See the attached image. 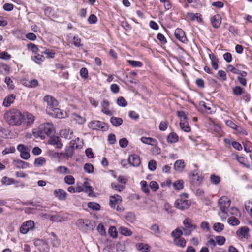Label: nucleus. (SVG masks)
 Here are the masks:
<instances>
[{
    "label": "nucleus",
    "instance_id": "1",
    "mask_svg": "<svg viewBox=\"0 0 252 252\" xmlns=\"http://www.w3.org/2000/svg\"><path fill=\"white\" fill-rule=\"evenodd\" d=\"M46 103V111L50 115L61 118L63 117V113L58 108V102L53 97L46 95L43 98Z\"/></svg>",
    "mask_w": 252,
    "mask_h": 252
},
{
    "label": "nucleus",
    "instance_id": "2",
    "mask_svg": "<svg viewBox=\"0 0 252 252\" xmlns=\"http://www.w3.org/2000/svg\"><path fill=\"white\" fill-rule=\"evenodd\" d=\"M24 116L17 109H11L4 115V118L10 125L20 126L22 123Z\"/></svg>",
    "mask_w": 252,
    "mask_h": 252
},
{
    "label": "nucleus",
    "instance_id": "3",
    "mask_svg": "<svg viewBox=\"0 0 252 252\" xmlns=\"http://www.w3.org/2000/svg\"><path fill=\"white\" fill-rule=\"evenodd\" d=\"M231 202L230 199L226 196H222L218 200V205L220 210L218 215L223 221L228 216V209Z\"/></svg>",
    "mask_w": 252,
    "mask_h": 252
},
{
    "label": "nucleus",
    "instance_id": "4",
    "mask_svg": "<svg viewBox=\"0 0 252 252\" xmlns=\"http://www.w3.org/2000/svg\"><path fill=\"white\" fill-rule=\"evenodd\" d=\"M55 132V127L51 123H45L39 126L38 136L42 139L45 138V135L50 136Z\"/></svg>",
    "mask_w": 252,
    "mask_h": 252
},
{
    "label": "nucleus",
    "instance_id": "5",
    "mask_svg": "<svg viewBox=\"0 0 252 252\" xmlns=\"http://www.w3.org/2000/svg\"><path fill=\"white\" fill-rule=\"evenodd\" d=\"M122 201V197L119 195H114L110 196L109 205L111 208L116 209L119 212H122L124 210V208L121 206Z\"/></svg>",
    "mask_w": 252,
    "mask_h": 252
},
{
    "label": "nucleus",
    "instance_id": "6",
    "mask_svg": "<svg viewBox=\"0 0 252 252\" xmlns=\"http://www.w3.org/2000/svg\"><path fill=\"white\" fill-rule=\"evenodd\" d=\"M188 197V194L187 193L181 194L175 203V207L182 210L188 209L190 205V202L187 199Z\"/></svg>",
    "mask_w": 252,
    "mask_h": 252
},
{
    "label": "nucleus",
    "instance_id": "7",
    "mask_svg": "<svg viewBox=\"0 0 252 252\" xmlns=\"http://www.w3.org/2000/svg\"><path fill=\"white\" fill-rule=\"evenodd\" d=\"M184 227L182 230L184 232V235L189 236L191 235L192 232L197 228L196 224L192 223V220L189 218H186L183 221Z\"/></svg>",
    "mask_w": 252,
    "mask_h": 252
},
{
    "label": "nucleus",
    "instance_id": "8",
    "mask_svg": "<svg viewBox=\"0 0 252 252\" xmlns=\"http://www.w3.org/2000/svg\"><path fill=\"white\" fill-rule=\"evenodd\" d=\"M89 128L93 130H101L106 131L108 129V126L105 123L99 121H92L88 124Z\"/></svg>",
    "mask_w": 252,
    "mask_h": 252
},
{
    "label": "nucleus",
    "instance_id": "9",
    "mask_svg": "<svg viewBox=\"0 0 252 252\" xmlns=\"http://www.w3.org/2000/svg\"><path fill=\"white\" fill-rule=\"evenodd\" d=\"M35 227V223L33 220H28L23 222L20 227L19 231L23 234H27L29 231L32 230Z\"/></svg>",
    "mask_w": 252,
    "mask_h": 252
},
{
    "label": "nucleus",
    "instance_id": "10",
    "mask_svg": "<svg viewBox=\"0 0 252 252\" xmlns=\"http://www.w3.org/2000/svg\"><path fill=\"white\" fill-rule=\"evenodd\" d=\"M17 150L20 152V157L24 159H28L30 157V150L23 144H20L17 146Z\"/></svg>",
    "mask_w": 252,
    "mask_h": 252
},
{
    "label": "nucleus",
    "instance_id": "11",
    "mask_svg": "<svg viewBox=\"0 0 252 252\" xmlns=\"http://www.w3.org/2000/svg\"><path fill=\"white\" fill-rule=\"evenodd\" d=\"M189 177L193 184L197 185H200L203 180L202 177L199 175L197 170L192 171L189 175Z\"/></svg>",
    "mask_w": 252,
    "mask_h": 252
},
{
    "label": "nucleus",
    "instance_id": "12",
    "mask_svg": "<svg viewBox=\"0 0 252 252\" xmlns=\"http://www.w3.org/2000/svg\"><path fill=\"white\" fill-rule=\"evenodd\" d=\"M34 244L38 250L41 252H47L48 251V245L43 240L36 239L34 241Z\"/></svg>",
    "mask_w": 252,
    "mask_h": 252
},
{
    "label": "nucleus",
    "instance_id": "13",
    "mask_svg": "<svg viewBox=\"0 0 252 252\" xmlns=\"http://www.w3.org/2000/svg\"><path fill=\"white\" fill-rule=\"evenodd\" d=\"M175 37L183 43L187 42V39L185 35L184 31L180 28H177L175 30L174 32Z\"/></svg>",
    "mask_w": 252,
    "mask_h": 252
},
{
    "label": "nucleus",
    "instance_id": "14",
    "mask_svg": "<svg viewBox=\"0 0 252 252\" xmlns=\"http://www.w3.org/2000/svg\"><path fill=\"white\" fill-rule=\"evenodd\" d=\"M128 162L131 166L138 167L140 164L141 160L139 156L132 154L129 156Z\"/></svg>",
    "mask_w": 252,
    "mask_h": 252
},
{
    "label": "nucleus",
    "instance_id": "15",
    "mask_svg": "<svg viewBox=\"0 0 252 252\" xmlns=\"http://www.w3.org/2000/svg\"><path fill=\"white\" fill-rule=\"evenodd\" d=\"M249 228L247 226H242L238 229L236 232L237 236L240 238L248 239L249 234Z\"/></svg>",
    "mask_w": 252,
    "mask_h": 252
},
{
    "label": "nucleus",
    "instance_id": "16",
    "mask_svg": "<svg viewBox=\"0 0 252 252\" xmlns=\"http://www.w3.org/2000/svg\"><path fill=\"white\" fill-rule=\"evenodd\" d=\"M221 17L220 14H216L213 16L211 19L212 26L215 29H218L221 24Z\"/></svg>",
    "mask_w": 252,
    "mask_h": 252
},
{
    "label": "nucleus",
    "instance_id": "17",
    "mask_svg": "<svg viewBox=\"0 0 252 252\" xmlns=\"http://www.w3.org/2000/svg\"><path fill=\"white\" fill-rule=\"evenodd\" d=\"M186 167V163L183 160L179 159L175 161L174 169L177 172H182Z\"/></svg>",
    "mask_w": 252,
    "mask_h": 252
},
{
    "label": "nucleus",
    "instance_id": "18",
    "mask_svg": "<svg viewBox=\"0 0 252 252\" xmlns=\"http://www.w3.org/2000/svg\"><path fill=\"white\" fill-rule=\"evenodd\" d=\"M48 143L49 144L55 146L56 148L59 149H61L63 146L61 139L58 136L51 137L48 141Z\"/></svg>",
    "mask_w": 252,
    "mask_h": 252
},
{
    "label": "nucleus",
    "instance_id": "19",
    "mask_svg": "<svg viewBox=\"0 0 252 252\" xmlns=\"http://www.w3.org/2000/svg\"><path fill=\"white\" fill-rule=\"evenodd\" d=\"M54 195L60 200H65L66 198L67 193L63 189H58L54 190Z\"/></svg>",
    "mask_w": 252,
    "mask_h": 252
},
{
    "label": "nucleus",
    "instance_id": "20",
    "mask_svg": "<svg viewBox=\"0 0 252 252\" xmlns=\"http://www.w3.org/2000/svg\"><path fill=\"white\" fill-rule=\"evenodd\" d=\"M235 159L244 167L248 169H250V165L248 163V160L245 157L236 155Z\"/></svg>",
    "mask_w": 252,
    "mask_h": 252
},
{
    "label": "nucleus",
    "instance_id": "21",
    "mask_svg": "<svg viewBox=\"0 0 252 252\" xmlns=\"http://www.w3.org/2000/svg\"><path fill=\"white\" fill-rule=\"evenodd\" d=\"M73 131L70 129H62L60 132V136L66 139H71L73 137Z\"/></svg>",
    "mask_w": 252,
    "mask_h": 252
},
{
    "label": "nucleus",
    "instance_id": "22",
    "mask_svg": "<svg viewBox=\"0 0 252 252\" xmlns=\"http://www.w3.org/2000/svg\"><path fill=\"white\" fill-rule=\"evenodd\" d=\"M16 96L14 94H11L7 96L4 99L3 105L5 107H9L12 104L15 99Z\"/></svg>",
    "mask_w": 252,
    "mask_h": 252
},
{
    "label": "nucleus",
    "instance_id": "23",
    "mask_svg": "<svg viewBox=\"0 0 252 252\" xmlns=\"http://www.w3.org/2000/svg\"><path fill=\"white\" fill-rule=\"evenodd\" d=\"M50 217V221H51L61 222L63 220V217L59 213L56 211H52Z\"/></svg>",
    "mask_w": 252,
    "mask_h": 252
},
{
    "label": "nucleus",
    "instance_id": "24",
    "mask_svg": "<svg viewBox=\"0 0 252 252\" xmlns=\"http://www.w3.org/2000/svg\"><path fill=\"white\" fill-rule=\"evenodd\" d=\"M14 165L17 168L19 169H25L29 167V164L28 162L20 159L14 160Z\"/></svg>",
    "mask_w": 252,
    "mask_h": 252
},
{
    "label": "nucleus",
    "instance_id": "25",
    "mask_svg": "<svg viewBox=\"0 0 252 252\" xmlns=\"http://www.w3.org/2000/svg\"><path fill=\"white\" fill-rule=\"evenodd\" d=\"M187 18L191 21H197L198 22H201L202 19L201 15L199 13L194 14L191 12H188L187 13Z\"/></svg>",
    "mask_w": 252,
    "mask_h": 252
},
{
    "label": "nucleus",
    "instance_id": "26",
    "mask_svg": "<svg viewBox=\"0 0 252 252\" xmlns=\"http://www.w3.org/2000/svg\"><path fill=\"white\" fill-rule=\"evenodd\" d=\"M180 126L182 130L186 132H189L191 130L188 122L185 120H181L180 122Z\"/></svg>",
    "mask_w": 252,
    "mask_h": 252
},
{
    "label": "nucleus",
    "instance_id": "27",
    "mask_svg": "<svg viewBox=\"0 0 252 252\" xmlns=\"http://www.w3.org/2000/svg\"><path fill=\"white\" fill-rule=\"evenodd\" d=\"M136 248L138 251H142V252H149L151 250L149 245L143 243H137L136 244Z\"/></svg>",
    "mask_w": 252,
    "mask_h": 252
},
{
    "label": "nucleus",
    "instance_id": "28",
    "mask_svg": "<svg viewBox=\"0 0 252 252\" xmlns=\"http://www.w3.org/2000/svg\"><path fill=\"white\" fill-rule=\"evenodd\" d=\"M10 72V67L3 63H0V74L7 75Z\"/></svg>",
    "mask_w": 252,
    "mask_h": 252
},
{
    "label": "nucleus",
    "instance_id": "29",
    "mask_svg": "<svg viewBox=\"0 0 252 252\" xmlns=\"http://www.w3.org/2000/svg\"><path fill=\"white\" fill-rule=\"evenodd\" d=\"M209 56L210 59L211 61V65H212V67L215 70L218 69V67H219V65H218L219 60H218V59L217 58V57L215 55H214L213 54H210L209 55Z\"/></svg>",
    "mask_w": 252,
    "mask_h": 252
},
{
    "label": "nucleus",
    "instance_id": "30",
    "mask_svg": "<svg viewBox=\"0 0 252 252\" xmlns=\"http://www.w3.org/2000/svg\"><path fill=\"white\" fill-rule=\"evenodd\" d=\"M179 137L178 135L174 133H170L167 137V141L169 143H175L178 141Z\"/></svg>",
    "mask_w": 252,
    "mask_h": 252
},
{
    "label": "nucleus",
    "instance_id": "31",
    "mask_svg": "<svg viewBox=\"0 0 252 252\" xmlns=\"http://www.w3.org/2000/svg\"><path fill=\"white\" fill-rule=\"evenodd\" d=\"M72 118L79 124H83L86 122L85 118L82 117L76 113H73L72 115Z\"/></svg>",
    "mask_w": 252,
    "mask_h": 252
},
{
    "label": "nucleus",
    "instance_id": "32",
    "mask_svg": "<svg viewBox=\"0 0 252 252\" xmlns=\"http://www.w3.org/2000/svg\"><path fill=\"white\" fill-rule=\"evenodd\" d=\"M101 105L102 107V111L104 114L109 116L112 114L111 111L108 109L109 103L108 101L103 100L101 103Z\"/></svg>",
    "mask_w": 252,
    "mask_h": 252
},
{
    "label": "nucleus",
    "instance_id": "33",
    "mask_svg": "<svg viewBox=\"0 0 252 252\" xmlns=\"http://www.w3.org/2000/svg\"><path fill=\"white\" fill-rule=\"evenodd\" d=\"M50 239L51 240L53 246L58 247L60 245V240L58 239L54 232H51L50 234Z\"/></svg>",
    "mask_w": 252,
    "mask_h": 252
},
{
    "label": "nucleus",
    "instance_id": "34",
    "mask_svg": "<svg viewBox=\"0 0 252 252\" xmlns=\"http://www.w3.org/2000/svg\"><path fill=\"white\" fill-rule=\"evenodd\" d=\"M23 84L29 88H35L38 85V82L36 79H33L30 81H26Z\"/></svg>",
    "mask_w": 252,
    "mask_h": 252
},
{
    "label": "nucleus",
    "instance_id": "35",
    "mask_svg": "<svg viewBox=\"0 0 252 252\" xmlns=\"http://www.w3.org/2000/svg\"><path fill=\"white\" fill-rule=\"evenodd\" d=\"M111 124L115 126H120L123 122L122 118L116 117H112L110 119Z\"/></svg>",
    "mask_w": 252,
    "mask_h": 252
},
{
    "label": "nucleus",
    "instance_id": "36",
    "mask_svg": "<svg viewBox=\"0 0 252 252\" xmlns=\"http://www.w3.org/2000/svg\"><path fill=\"white\" fill-rule=\"evenodd\" d=\"M45 163L46 159L45 158L42 157L37 158L34 161V164L36 167L43 166Z\"/></svg>",
    "mask_w": 252,
    "mask_h": 252
},
{
    "label": "nucleus",
    "instance_id": "37",
    "mask_svg": "<svg viewBox=\"0 0 252 252\" xmlns=\"http://www.w3.org/2000/svg\"><path fill=\"white\" fill-rule=\"evenodd\" d=\"M1 183L2 184H6V185H10L12 184H16V183H18V181L15 180L13 178H9L7 176H4L2 178Z\"/></svg>",
    "mask_w": 252,
    "mask_h": 252
},
{
    "label": "nucleus",
    "instance_id": "38",
    "mask_svg": "<svg viewBox=\"0 0 252 252\" xmlns=\"http://www.w3.org/2000/svg\"><path fill=\"white\" fill-rule=\"evenodd\" d=\"M184 234V232L180 228H176L171 233V236L174 239H177L181 237V236Z\"/></svg>",
    "mask_w": 252,
    "mask_h": 252
},
{
    "label": "nucleus",
    "instance_id": "39",
    "mask_svg": "<svg viewBox=\"0 0 252 252\" xmlns=\"http://www.w3.org/2000/svg\"><path fill=\"white\" fill-rule=\"evenodd\" d=\"M140 140L142 143L148 145H153L157 142L155 139L151 137H142Z\"/></svg>",
    "mask_w": 252,
    "mask_h": 252
},
{
    "label": "nucleus",
    "instance_id": "40",
    "mask_svg": "<svg viewBox=\"0 0 252 252\" xmlns=\"http://www.w3.org/2000/svg\"><path fill=\"white\" fill-rule=\"evenodd\" d=\"M174 243L175 245L180 246L182 248L185 247L186 244V240L183 237H181L177 239H174Z\"/></svg>",
    "mask_w": 252,
    "mask_h": 252
},
{
    "label": "nucleus",
    "instance_id": "41",
    "mask_svg": "<svg viewBox=\"0 0 252 252\" xmlns=\"http://www.w3.org/2000/svg\"><path fill=\"white\" fill-rule=\"evenodd\" d=\"M210 180L212 184L218 185L220 182V178L219 176L213 174L210 176Z\"/></svg>",
    "mask_w": 252,
    "mask_h": 252
},
{
    "label": "nucleus",
    "instance_id": "42",
    "mask_svg": "<svg viewBox=\"0 0 252 252\" xmlns=\"http://www.w3.org/2000/svg\"><path fill=\"white\" fill-rule=\"evenodd\" d=\"M120 232L123 235L129 236L132 235V232L128 228L121 226L119 228Z\"/></svg>",
    "mask_w": 252,
    "mask_h": 252
},
{
    "label": "nucleus",
    "instance_id": "43",
    "mask_svg": "<svg viewBox=\"0 0 252 252\" xmlns=\"http://www.w3.org/2000/svg\"><path fill=\"white\" fill-rule=\"evenodd\" d=\"M228 223L232 226H237L240 224V222L235 217L231 216L228 219Z\"/></svg>",
    "mask_w": 252,
    "mask_h": 252
},
{
    "label": "nucleus",
    "instance_id": "44",
    "mask_svg": "<svg viewBox=\"0 0 252 252\" xmlns=\"http://www.w3.org/2000/svg\"><path fill=\"white\" fill-rule=\"evenodd\" d=\"M26 120L27 125H31L33 123L35 120V118L32 114L27 113L26 114Z\"/></svg>",
    "mask_w": 252,
    "mask_h": 252
},
{
    "label": "nucleus",
    "instance_id": "45",
    "mask_svg": "<svg viewBox=\"0 0 252 252\" xmlns=\"http://www.w3.org/2000/svg\"><path fill=\"white\" fill-rule=\"evenodd\" d=\"M224 228V225L220 222H217L214 223L213 225V229L218 232H220L222 231Z\"/></svg>",
    "mask_w": 252,
    "mask_h": 252
},
{
    "label": "nucleus",
    "instance_id": "46",
    "mask_svg": "<svg viewBox=\"0 0 252 252\" xmlns=\"http://www.w3.org/2000/svg\"><path fill=\"white\" fill-rule=\"evenodd\" d=\"M88 207L93 210L98 211L100 209V205L99 204L95 202H89Z\"/></svg>",
    "mask_w": 252,
    "mask_h": 252
},
{
    "label": "nucleus",
    "instance_id": "47",
    "mask_svg": "<svg viewBox=\"0 0 252 252\" xmlns=\"http://www.w3.org/2000/svg\"><path fill=\"white\" fill-rule=\"evenodd\" d=\"M71 43L77 47L82 46V44H81V39L78 37V36H74L72 41H71Z\"/></svg>",
    "mask_w": 252,
    "mask_h": 252
},
{
    "label": "nucleus",
    "instance_id": "48",
    "mask_svg": "<svg viewBox=\"0 0 252 252\" xmlns=\"http://www.w3.org/2000/svg\"><path fill=\"white\" fill-rule=\"evenodd\" d=\"M56 171L60 174H69L70 171L68 168L63 166H60L56 169Z\"/></svg>",
    "mask_w": 252,
    "mask_h": 252
},
{
    "label": "nucleus",
    "instance_id": "49",
    "mask_svg": "<svg viewBox=\"0 0 252 252\" xmlns=\"http://www.w3.org/2000/svg\"><path fill=\"white\" fill-rule=\"evenodd\" d=\"M84 187V191L90 195L93 192V188L92 186H89V183L87 182H85L83 184Z\"/></svg>",
    "mask_w": 252,
    "mask_h": 252
},
{
    "label": "nucleus",
    "instance_id": "50",
    "mask_svg": "<svg viewBox=\"0 0 252 252\" xmlns=\"http://www.w3.org/2000/svg\"><path fill=\"white\" fill-rule=\"evenodd\" d=\"M64 181L68 185H73L75 183V179L72 175H67L64 177Z\"/></svg>",
    "mask_w": 252,
    "mask_h": 252
},
{
    "label": "nucleus",
    "instance_id": "51",
    "mask_svg": "<svg viewBox=\"0 0 252 252\" xmlns=\"http://www.w3.org/2000/svg\"><path fill=\"white\" fill-rule=\"evenodd\" d=\"M71 143L72 145V147H75L76 148H78L82 146L83 144V141L79 138H77L74 141H72Z\"/></svg>",
    "mask_w": 252,
    "mask_h": 252
},
{
    "label": "nucleus",
    "instance_id": "52",
    "mask_svg": "<svg viewBox=\"0 0 252 252\" xmlns=\"http://www.w3.org/2000/svg\"><path fill=\"white\" fill-rule=\"evenodd\" d=\"M117 104L121 107H126L127 105V101L122 96L118 98L117 100Z\"/></svg>",
    "mask_w": 252,
    "mask_h": 252
},
{
    "label": "nucleus",
    "instance_id": "53",
    "mask_svg": "<svg viewBox=\"0 0 252 252\" xmlns=\"http://www.w3.org/2000/svg\"><path fill=\"white\" fill-rule=\"evenodd\" d=\"M173 187L176 190H180L182 189L183 187V181L182 180H178L173 184Z\"/></svg>",
    "mask_w": 252,
    "mask_h": 252
},
{
    "label": "nucleus",
    "instance_id": "54",
    "mask_svg": "<svg viewBox=\"0 0 252 252\" xmlns=\"http://www.w3.org/2000/svg\"><path fill=\"white\" fill-rule=\"evenodd\" d=\"M111 186L113 189L120 192L122 191L124 189V186L116 183H112Z\"/></svg>",
    "mask_w": 252,
    "mask_h": 252
},
{
    "label": "nucleus",
    "instance_id": "55",
    "mask_svg": "<svg viewBox=\"0 0 252 252\" xmlns=\"http://www.w3.org/2000/svg\"><path fill=\"white\" fill-rule=\"evenodd\" d=\"M109 233L113 238H116L118 236V232L115 226H111L109 229Z\"/></svg>",
    "mask_w": 252,
    "mask_h": 252
},
{
    "label": "nucleus",
    "instance_id": "56",
    "mask_svg": "<svg viewBox=\"0 0 252 252\" xmlns=\"http://www.w3.org/2000/svg\"><path fill=\"white\" fill-rule=\"evenodd\" d=\"M84 169L88 173H92L94 171V166L91 163H86L84 166Z\"/></svg>",
    "mask_w": 252,
    "mask_h": 252
},
{
    "label": "nucleus",
    "instance_id": "57",
    "mask_svg": "<svg viewBox=\"0 0 252 252\" xmlns=\"http://www.w3.org/2000/svg\"><path fill=\"white\" fill-rule=\"evenodd\" d=\"M128 63L133 67H140L142 66V63L140 61L128 60Z\"/></svg>",
    "mask_w": 252,
    "mask_h": 252
},
{
    "label": "nucleus",
    "instance_id": "58",
    "mask_svg": "<svg viewBox=\"0 0 252 252\" xmlns=\"http://www.w3.org/2000/svg\"><path fill=\"white\" fill-rule=\"evenodd\" d=\"M218 79L222 81H225L227 79L226 72L222 70H220L218 72Z\"/></svg>",
    "mask_w": 252,
    "mask_h": 252
},
{
    "label": "nucleus",
    "instance_id": "59",
    "mask_svg": "<svg viewBox=\"0 0 252 252\" xmlns=\"http://www.w3.org/2000/svg\"><path fill=\"white\" fill-rule=\"evenodd\" d=\"M11 55L5 51L0 52V59L4 60H9L11 59Z\"/></svg>",
    "mask_w": 252,
    "mask_h": 252
},
{
    "label": "nucleus",
    "instance_id": "60",
    "mask_svg": "<svg viewBox=\"0 0 252 252\" xmlns=\"http://www.w3.org/2000/svg\"><path fill=\"white\" fill-rule=\"evenodd\" d=\"M168 123L167 121H161L159 126V129L161 131H165L168 127Z\"/></svg>",
    "mask_w": 252,
    "mask_h": 252
},
{
    "label": "nucleus",
    "instance_id": "61",
    "mask_svg": "<svg viewBox=\"0 0 252 252\" xmlns=\"http://www.w3.org/2000/svg\"><path fill=\"white\" fill-rule=\"evenodd\" d=\"M28 49L30 50L33 53H37L38 52L39 49L37 46L32 43H30L27 45Z\"/></svg>",
    "mask_w": 252,
    "mask_h": 252
},
{
    "label": "nucleus",
    "instance_id": "62",
    "mask_svg": "<svg viewBox=\"0 0 252 252\" xmlns=\"http://www.w3.org/2000/svg\"><path fill=\"white\" fill-rule=\"evenodd\" d=\"M140 184L142 187V189L143 192L148 194L149 192V189L147 182L145 181H142L141 182Z\"/></svg>",
    "mask_w": 252,
    "mask_h": 252
},
{
    "label": "nucleus",
    "instance_id": "63",
    "mask_svg": "<svg viewBox=\"0 0 252 252\" xmlns=\"http://www.w3.org/2000/svg\"><path fill=\"white\" fill-rule=\"evenodd\" d=\"M80 76L84 79H87L88 77V71L86 68L83 67L80 70Z\"/></svg>",
    "mask_w": 252,
    "mask_h": 252
},
{
    "label": "nucleus",
    "instance_id": "64",
    "mask_svg": "<svg viewBox=\"0 0 252 252\" xmlns=\"http://www.w3.org/2000/svg\"><path fill=\"white\" fill-rule=\"evenodd\" d=\"M148 168L151 171H154L157 168V163L154 160H151L148 163Z\"/></svg>",
    "mask_w": 252,
    "mask_h": 252
}]
</instances>
